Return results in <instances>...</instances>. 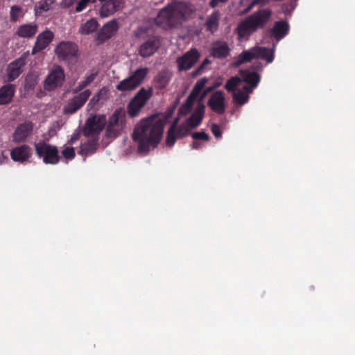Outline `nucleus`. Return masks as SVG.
Returning <instances> with one entry per match:
<instances>
[{"instance_id": "31", "label": "nucleus", "mask_w": 355, "mask_h": 355, "mask_svg": "<svg viewBox=\"0 0 355 355\" xmlns=\"http://www.w3.org/2000/svg\"><path fill=\"white\" fill-rule=\"evenodd\" d=\"M98 26V23L97 20L94 18H92L85 24H82L78 31L82 35H89L96 31Z\"/></svg>"}, {"instance_id": "55", "label": "nucleus", "mask_w": 355, "mask_h": 355, "mask_svg": "<svg viewBox=\"0 0 355 355\" xmlns=\"http://www.w3.org/2000/svg\"><path fill=\"white\" fill-rule=\"evenodd\" d=\"M2 158H3L4 159L8 160V157H7L3 156V155H2Z\"/></svg>"}, {"instance_id": "36", "label": "nucleus", "mask_w": 355, "mask_h": 355, "mask_svg": "<svg viewBox=\"0 0 355 355\" xmlns=\"http://www.w3.org/2000/svg\"><path fill=\"white\" fill-rule=\"evenodd\" d=\"M241 83V79L238 76L231 77L227 80L225 85V88L227 90L228 92L234 93Z\"/></svg>"}, {"instance_id": "1", "label": "nucleus", "mask_w": 355, "mask_h": 355, "mask_svg": "<svg viewBox=\"0 0 355 355\" xmlns=\"http://www.w3.org/2000/svg\"><path fill=\"white\" fill-rule=\"evenodd\" d=\"M164 125L165 121L155 115L139 121L132 132L139 153H148L150 148H157L163 137Z\"/></svg>"}, {"instance_id": "8", "label": "nucleus", "mask_w": 355, "mask_h": 355, "mask_svg": "<svg viewBox=\"0 0 355 355\" xmlns=\"http://www.w3.org/2000/svg\"><path fill=\"white\" fill-rule=\"evenodd\" d=\"M78 47L72 42H61L55 49V53L60 61L67 63L76 61Z\"/></svg>"}, {"instance_id": "44", "label": "nucleus", "mask_w": 355, "mask_h": 355, "mask_svg": "<svg viewBox=\"0 0 355 355\" xmlns=\"http://www.w3.org/2000/svg\"><path fill=\"white\" fill-rule=\"evenodd\" d=\"M63 157L67 159H72L75 157V150L73 147H67L62 152Z\"/></svg>"}, {"instance_id": "26", "label": "nucleus", "mask_w": 355, "mask_h": 355, "mask_svg": "<svg viewBox=\"0 0 355 355\" xmlns=\"http://www.w3.org/2000/svg\"><path fill=\"white\" fill-rule=\"evenodd\" d=\"M15 89L12 84H7L0 88V105H6L12 101Z\"/></svg>"}, {"instance_id": "6", "label": "nucleus", "mask_w": 355, "mask_h": 355, "mask_svg": "<svg viewBox=\"0 0 355 355\" xmlns=\"http://www.w3.org/2000/svg\"><path fill=\"white\" fill-rule=\"evenodd\" d=\"M148 73L146 67L137 69L130 76L121 81L116 86L121 92L132 91L139 87Z\"/></svg>"}, {"instance_id": "3", "label": "nucleus", "mask_w": 355, "mask_h": 355, "mask_svg": "<svg viewBox=\"0 0 355 355\" xmlns=\"http://www.w3.org/2000/svg\"><path fill=\"white\" fill-rule=\"evenodd\" d=\"M192 12L189 6L178 3L175 6L168 5L159 11L158 17L162 22L166 24L168 26L173 27L182 21L186 20L187 16Z\"/></svg>"}, {"instance_id": "25", "label": "nucleus", "mask_w": 355, "mask_h": 355, "mask_svg": "<svg viewBox=\"0 0 355 355\" xmlns=\"http://www.w3.org/2000/svg\"><path fill=\"white\" fill-rule=\"evenodd\" d=\"M37 30L38 26L35 23L24 24L17 28L15 35L19 37L31 38L37 33Z\"/></svg>"}, {"instance_id": "18", "label": "nucleus", "mask_w": 355, "mask_h": 355, "mask_svg": "<svg viewBox=\"0 0 355 355\" xmlns=\"http://www.w3.org/2000/svg\"><path fill=\"white\" fill-rule=\"evenodd\" d=\"M33 130V124L31 121H25L20 123L12 134V141L16 144L25 141Z\"/></svg>"}, {"instance_id": "19", "label": "nucleus", "mask_w": 355, "mask_h": 355, "mask_svg": "<svg viewBox=\"0 0 355 355\" xmlns=\"http://www.w3.org/2000/svg\"><path fill=\"white\" fill-rule=\"evenodd\" d=\"M230 51L227 42L217 40L212 43L209 49V55L214 58L225 59L229 56Z\"/></svg>"}, {"instance_id": "10", "label": "nucleus", "mask_w": 355, "mask_h": 355, "mask_svg": "<svg viewBox=\"0 0 355 355\" xmlns=\"http://www.w3.org/2000/svg\"><path fill=\"white\" fill-rule=\"evenodd\" d=\"M92 94L90 89H87L70 98L63 107L66 114H72L80 109Z\"/></svg>"}, {"instance_id": "52", "label": "nucleus", "mask_w": 355, "mask_h": 355, "mask_svg": "<svg viewBox=\"0 0 355 355\" xmlns=\"http://www.w3.org/2000/svg\"><path fill=\"white\" fill-rule=\"evenodd\" d=\"M270 0H254V3H256V5H259L260 6H264L269 3Z\"/></svg>"}, {"instance_id": "41", "label": "nucleus", "mask_w": 355, "mask_h": 355, "mask_svg": "<svg viewBox=\"0 0 355 355\" xmlns=\"http://www.w3.org/2000/svg\"><path fill=\"white\" fill-rule=\"evenodd\" d=\"M55 3V0H44L40 2L38 8L42 11L49 10L52 5Z\"/></svg>"}, {"instance_id": "48", "label": "nucleus", "mask_w": 355, "mask_h": 355, "mask_svg": "<svg viewBox=\"0 0 355 355\" xmlns=\"http://www.w3.org/2000/svg\"><path fill=\"white\" fill-rule=\"evenodd\" d=\"M228 0H211L209 1V6L212 8H216L219 5V3H225L227 2Z\"/></svg>"}, {"instance_id": "12", "label": "nucleus", "mask_w": 355, "mask_h": 355, "mask_svg": "<svg viewBox=\"0 0 355 355\" xmlns=\"http://www.w3.org/2000/svg\"><path fill=\"white\" fill-rule=\"evenodd\" d=\"M161 39L157 35L148 36L139 47V55L142 58L153 55L161 46Z\"/></svg>"}, {"instance_id": "29", "label": "nucleus", "mask_w": 355, "mask_h": 355, "mask_svg": "<svg viewBox=\"0 0 355 355\" xmlns=\"http://www.w3.org/2000/svg\"><path fill=\"white\" fill-rule=\"evenodd\" d=\"M98 145V137L89 140L80 145L78 153L84 157L92 155L96 151Z\"/></svg>"}, {"instance_id": "33", "label": "nucleus", "mask_w": 355, "mask_h": 355, "mask_svg": "<svg viewBox=\"0 0 355 355\" xmlns=\"http://www.w3.org/2000/svg\"><path fill=\"white\" fill-rule=\"evenodd\" d=\"M178 121L179 119L176 118L167 132L166 144L169 147L173 146L176 139L179 138L178 137V135L175 134L176 125L178 124Z\"/></svg>"}, {"instance_id": "45", "label": "nucleus", "mask_w": 355, "mask_h": 355, "mask_svg": "<svg viewBox=\"0 0 355 355\" xmlns=\"http://www.w3.org/2000/svg\"><path fill=\"white\" fill-rule=\"evenodd\" d=\"M210 63V60L208 58H205L201 64L193 71V75L197 76L201 74L205 71V67Z\"/></svg>"}, {"instance_id": "5", "label": "nucleus", "mask_w": 355, "mask_h": 355, "mask_svg": "<svg viewBox=\"0 0 355 355\" xmlns=\"http://www.w3.org/2000/svg\"><path fill=\"white\" fill-rule=\"evenodd\" d=\"M35 150L37 155L42 158L46 164H56L60 162L58 150L55 146H52L44 141L35 144Z\"/></svg>"}, {"instance_id": "15", "label": "nucleus", "mask_w": 355, "mask_h": 355, "mask_svg": "<svg viewBox=\"0 0 355 355\" xmlns=\"http://www.w3.org/2000/svg\"><path fill=\"white\" fill-rule=\"evenodd\" d=\"M207 105L215 113L223 114L226 110L225 94L218 90L211 94L207 101Z\"/></svg>"}, {"instance_id": "21", "label": "nucleus", "mask_w": 355, "mask_h": 355, "mask_svg": "<svg viewBox=\"0 0 355 355\" xmlns=\"http://www.w3.org/2000/svg\"><path fill=\"white\" fill-rule=\"evenodd\" d=\"M54 37L53 32L49 30L39 34L36 38L35 45L32 49V55H35L40 51L45 49L51 42Z\"/></svg>"}, {"instance_id": "47", "label": "nucleus", "mask_w": 355, "mask_h": 355, "mask_svg": "<svg viewBox=\"0 0 355 355\" xmlns=\"http://www.w3.org/2000/svg\"><path fill=\"white\" fill-rule=\"evenodd\" d=\"M119 112L116 110L112 115L109 124H112L114 126H119Z\"/></svg>"}, {"instance_id": "39", "label": "nucleus", "mask_w": 355, "mask_h": 355, "mask_svg": "<svg viewBox=\"0 0 355 355\" xmlns=\"http://www.w3.org/2000/svg\"><path fill=\"white\" fill-rule=\"evenodd\" d=\"M21 13V8L18 6H12L10 9V20L13 22L18 21Z\"/></svg>"}, {"instance_id": "16", "label": "nucleus", "mask_w": 355, "mask_h": 355, "mask_svg": "<svg viewBox=\"0 0 355 355\" xmlns=\"http://www.w3.org/2000/svg\"><path fill=\"white\" fill-rule=\"evenodd\" d=\"M26 57L23 55L9 64L7 68V79L8 82H12L17 79L23 71V67L26 64Z\"/></svg>"}, {"instance_id": "51", "label": "nucleus", "mask_w": 355, "mask_h": 355, "mask_svg": "<svg viewBox=\"0 0 355 355\" xmlns=\"http://www.w3.org/2000/svg\"><path fill=\"white\" fill-rule=\"evenodd\" d=\"M202 147V143L198 140H194L191 144L192 149H200Z\"/></svg>"}, {"instance_id": "46", "label": "nucleus", "mask_w": 355, "mask_h": 355, "mask_svg": "<svg viewBox=\"0 0 355 355\" xmlns=\"http://www.w3.org/2000/svg\"><path fill=\"white\" fill-rule=\"evenodd\" d=\"M211 130L212 134L215 136V137L220 138L222 137L223 132L220 128V126L218 124H216V123L212 124Z\"/></svg>"}, {"instance_id": "22", "label": "nucleus", "mask_w": 355, "mask_h": 355, "mask_svg": "<svg viewBox=\"0 0 355 355\" xmlns=\"http://www.w3.org/2000/svg\"><path fill=\"white\" fill-rule=\"evenodd\" d=\"M205 105L202 103H198L191 115L187 119L186 123L192 129L198 127L204 118Z\"/></svg>"}, {"instance_id": "30", "label": "nucleus", "mask_w": 355, "mask_h": 355, "mask_svg": "<svg viewBox=\"0 0 355 355\" xmlns=\"http://www.w3.org/2000/svg\"><path fill=\"white\" fill-rule=\"evenodd\" d=\"M220 12L218 10L214 11L207 19L205 26L207 31L211 33H215L219 26Z\"/></svg>"}, {"instance_id": "54", "label": "nucleus", "mask_w": 355, "mask_h": 355, "mask_svg": "<svg viewBox=\"0 0 355 355\" xmlns=\"http://www.w3.org/2000/svg\"><path fill=\"white\" fill-rule=\"evenodd\" d=\"M220 85V82H216L213 85L212 87H215V89L218 87Z\"/></svg>"}, {"instance_id": "35", "label": "nucleus", "mask_w": 355, "mask_h": 355, "mask_svg": "<svg viewBox=\"0 0 355 355\" xmlns=\"http://www.w3.org/2000/svg\"><path fill=\"white\" fill-rule=\"evenodd\" d=\"M97 76V73H92L87 76L85 79L78 83V85L72 89L73 94H78L85 88H86L90 83H92Z\"/></svg>"}, {"instance_id": "9", "label": "nucleus", "mask_w": 355, "mask_h": 355, "mask_svg": "<svg viewBox=\"0 0 355 355\" xmlns=\"http://www.w3.org/2000/svg\"><path fill=\"white\" fill-rule=\"evenodd\" d=\"M152 95V88L148 89L144 87L141 88L128 104V114L132 117L136 116Z\"/></svg>"}, {"instance_id": "7", "label": "nucleus", "mask_w": 355, "mask_h": 355, "mask_svg": "<svg viewBox=\"0 0 355 355\" xmlns=\"http://www.w3.org/2000/svg\"><path fill=\"white\" fill-rule=\"evenodd\" d=\"M106 124V117L103 114H94L89 117L85 123L83 132L86 137H98Z\"/></svg>"}, {"instance_id": "37", "label": "nucleus", "mask_w": 355, "mask_h": 355, "mask_svg": "<svg viewBox=\"0 0 355 355\" xmlns=\"http://www.w3.org/2000/svg\"><path fill=\"white\" fill-rule=\"evenodd\" d=\"M207 82V78H202L201 79L198 80L193 87L190 94L197 98L202 90L204 89Z\"/></svg>"}, {"instance_id": "38", "label": "nucleus", "mask_w": 355, "mask_h": 355, "mask_svg": "<svg viewBox=\"0 0 355 355\" xmlns=\"http://www.w3.org/2000/svg\"><path fill=\"white\" fill-rule=\"evenodd\" d=\"M191 129L192 128H190V126H189L186 122L182 123L179 126H178L177 124L175 128V134L178 135V137L182 138L183 137L186 136Z\"/></svg>"}, {"instance_id": "53", "label": "nucleus", "mask_w": 355, "mask_h": 355, "mask_svg": "<svg viewBox=\"0 0 355 355\" xmlns=\"http://www.w3.org/2000/svg\"><path fill=\"white\" fill-rule=\"evenodd\" d=\"M255 6H257V5L255 3H254V0H252L251 1V3L244 10L243 13L244 14L248 13Z\"/></svg>"}, {"instance_id": "17", "label": "nucleus", "mask_w": 355, "mask_h": 355, "mask_svg": "<svg viewBox=\"0 0 355 355\" xmlns=\"http://www.w3.org/2000/svg\"><path fill=\"white\" fill-rule=\"evenodd\" d=\"M290 31V26L286 21H275L272 28L268 30V35L270 38H274L278 42L286 37Z\"/></svg>"}, {"instance_id": "56", "label": "nucleus", "mask_w": 355, "mask_h": 355, "mask_svg": "<svg viewBox=\"0 0 355 355\" xmlns=\"http://www.w3.org/2000/svg\"><path fill=\"white\" fill-rule=\"evenodd\" d=\"M2 163V161H1V157H0V164Z\"/></svg>"}, {"instance_id": "20", "label": "nucleus", "mask_w": 355, "mask_h": 355, "mask_svg": "<svg viewBox=\"0 0 355 355\" xmlns=\"http://www.w3.org/2000/svg\"><path fill=\"white\" fill-rule=\"evenodd\" d=\"M103 4L99 10L101 17H107L113 15L123 7V0H104L101 1Z\"/></svg>"}, {"instance_id": "49", "label": "nucleus", "mask_w": 355, "mask_h": 355, "mask_svg": "<svg viewBox=\"0 0 355 355\" xmlns=\"http://www.w3.org/2000/svg\"><path fill=\"white\" fill-rule=\"evenodd\" d=\"M215 89V87H207L205 88V89L203 90L202 92V96L200 97V101L205 98L206 96V95L207 94H209V92H211L212 90H214Z\"/></svg>"}, {"instance_id": "4", "label": "nucleus", "mask_w": 355, "mask_h": 355, "mask_svg": "<svg viewBox=\"0 0 355 355\" xmlns=\"http://www.w3.org/2000/svg\"><path fill=\"white\" fill-rule=\"evenodd\" d=\"M255 58L262 59L266 60L267 63H271L274 60V50L256 46L249 50L243 51L239 55L238 60L234 62V66L239 67Z\"/></svg>"}, {"instance_id": "34", "label": "nucleus", "mask_w": 355, "mask_h": 355, "mask_svg": "<svg viewBox=\"0 0 355 355\" xmlns=\"http://www.w3.org/2000/svg\"><path fill=\"white\" fill-rule=\"evenodd\" d=\"M196 98L193 96L189 94V95L187 96L186 101L184 102V103L179 107L178 109V115L179 116H186L187 114H189L193 105V101Z\"/></svg>"}, {"instance_id": "43", "label": "nucleus", "mask_w": 355, "mask_h": 355, "mask_svg": "<svg viewBox=\"0 0 355 355\" xmlns=\"http://www.w3.org/2000/svg\"><path fill=\"white\" fill-rule=\"evenodd\" d=\"M192 138L194 140H203V141H209L210 139V137L208 134L205 132H196L192 133Z\"/></svg>"}, {"instance_id": "23", "label": "nucleus", "mask_w": 355, "mask_h": 355, "mask_svg": "<svg viewBox=\"0 0 355 355\" xmlns=\"http://www.w3.org/2000/svg\"><path fill=\"white\" fill-rule=\"evenodd\" d=\"M31 156V149L26 144L15 147L10 151V157L15 162H24Z\"/></svg>"}, {"instance_id": "24", "label": "nucleus", "mask_w": 355, "mask_h": 355, "mask_svg": "<svg viewBox=\"0 0 355 355\" xmlns=\"http://www.w3.org/2000/svg\"><path fill=\"white\" fill-rule=\"evenodd\" d=\"M107 90L105 88L101 89L92 98L89 100L87 104V109L89 110H98L106 101Z\"/></svg>"}, {"instance_id": "14", "label": "nucleus", "mask_w": 355, "mask_h": 355, "mask_svg": "<svg viewBox=\"0 0 355 355\" xmlns=\"http://www.w3.org/2000/svg\"><path fill=\"white\" fill-rule=\"evenodd\" d=\"M119 29L116 19H112L106 24L96 33L95 40L96 44L100 45L110 39Z\"/></svg>"}, {"instance_id": "57", "label": "nucleus", "mask_w": 355, "mask_h": 355, "mask_svg": "<svg viewBox=\"0 0 355 355\" xmlns=\"http://www.w3.org/2000/svg\"><path fill=\"white\" fill-rule=\"evenodd\" d=\"M100 1H103L104 0H99Z\"/></svg>"}, {"instance_id": "11", "label": "nucleus", "mask_w": 355, "mask_h": 355, "mask_svg": "<svg viewBox=\"0 0 355 355\" xmlns=\"http://www.w3.org/2000/svg\"><path fill=\"white\" fill-rule=\"evenodd\" d=\"M65 78L63 69L57 66L53 69L44 81V87L47 91H52L58 87H60Z\"/></svg>"}, {"instance_id": "32", "label": "nucleus", "mask_w": 355, "mask_h": 355, "mask_svg": "<svg viewBox=\"0 0 355 355\" xmlns=\"http://www.w3.org/2000/svg\"><path fill=\"white\" fill-rule=\"evenodd\" d=\"M243 89L244 91L239 90L237 92L233 93V101L241 105L247 103L249 99L248 93L251 92L248 86H244Z\"/></svg>"}, {"instance_id": "42", "label": "nucleus", "mask_w": 355, "mask_h": 355, "mask_svg": "<svg viewBox=\"0 0 355 355\" xmlns=\"http://www.w3.org/2000/svg\"><path fill=\"white\" fill-rule=\"evenodd\" d=\"M90 2L95 3L96 2V0H80L76 5V12H82L83 10L86 8L87 6Z\"/></svg>"}, {"instance_id": "28", "label": "nucleus", "mask_w": 355, "mask_h": 355, "mask_svg": "<svg viewBox=\"0 0 355 355\" xmlns=\"http://www.w3.org/2000/svg\"><path fill=\"white\" fill-rule=\"evenodd\" d=\"M171 78V74L168 70L159 71L154 78L155 87L157 89H164Z\"/></svg>"}, {"instance_id": "13", "label": "nucleus", "mask_w": 355, "mask_h": 355, "mask_svg": "<svg viewBox=\"0 0 355 355\" xmlns=\"http://www.w3.org/2000/svg\"><path fill=\"white\" fill-rule=\"evenodd\" d=\"M200 57L199 51L195 49H191L181 57L177 59L179 71H187L193 67Z\"/></svg>"}, {"instance_id": "40", "label": "nucleus", "mask_w": 355, "mask_h": 355, "mask_svg": "<svg viewBox=\"0 0 355 355\" xmlns=\"http://www.w3.org/2000/svg\"><path fill=\"white\" fill-rule=\"evenodd\" d=\"M120 128L119 126H114L112 124H108L106 128V135L107 137H116L119 133Z\"/></svg>"}, {"instance_id": "2", "label": "nucleus", "mask_w": 355, "mask_h": 355, "mask_svg": "<svg viewBox=\"0 0 355 355\" xmlns=\"http://www.w3.org/2000/svg\"><path fill=\"white\" fill-rule=\"evenodd\" d=\"M272 14L270 8H263L247 17L236 28L239 37H248L258 29L263 28L270 20Z\"/></svg>"}, {"instance_id": "27", "label": "nucleus", "mask_w": 355, "mask_h": 355, "mask_svg": "<svg viewBox=\"0 0 355 355\" xmlns=\"http://www.w3.org/2000/svg\"><path fill=\"white\" fill-rule=\"evenodd\" d=\"M243 80L250 85V88H255L260 82V76L256 73L247 69L241 70L239 72Z\"/></svg>"}, {"instance_id": "50", "label": "nucleus", "mask_w": 355, "mask_h": 355, "mask_svg": "<svg viewBox=\"0 0 355 355\" xmlns=\"http://www.w3.org/2000/svg\"><path fill=\"white\" fill-rule=\"evenodd\" d=\"M80 134L79 133H73L71 139L69 140L68 143L71 145L73 144L76 141L79 139Z\"/></svg>"}]
</instances>
